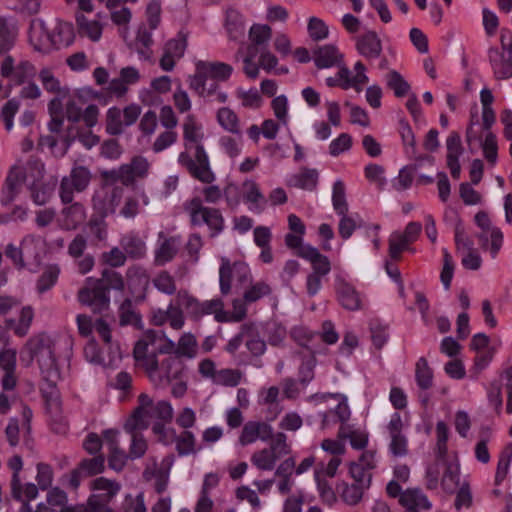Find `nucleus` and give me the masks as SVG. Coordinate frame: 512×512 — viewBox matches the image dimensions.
Instances as JSON below:
<instances>
[{"label": "nucleus", "instance_id": "1", "mask_svg": "<svg viewBox=\"0 0 512 512\" xmlns=\"http://www.w3.org/2000/svg\"><path fill=\"white\" fill-rule=\"evenodd\" d=\"M39 81L43 89L55 95L47 104L49 121L47 122L48 133L41 135L38 146L47 149L54 157L64 156V103L61 80L51 68H42L38 73Z\"/></svg>", "mask_w": 512, "mask_h": 512}, {"label": "nucleus", "instance_id": "2", "mask_svg": "<svg viewBox=\"0 0 512 512\" xmlns=\"http://www.w3.org/2000/svg\"><path fill=\"white\" fill-rule=\"evenodd\" d=\"M182 128L185 150L178 155V163L198 181L214 182L216 176L211 169L208 154L202 143L204 133L201 123L193 114H188L184 118Z\"/></svg>", "mask_w": 512, "mask_h": 512}, {"label": "nucleus", "instance_id": "3", "mask_svg": "<svg viewBox=\"0 0 512 512\" xmlns=\"http://www.w3.org/2000/svg\"><path fill=\"white\" fill-rule=\"evenodd\" d=\"M35 359L46 381L45 387L42 388V393L45 399L46 412L49 416L51 429L55 433L61 434L64 431V415L61 392L57 388V382L61 380V374L54 355L53 341H51Z\"/></svg>", "mask_w": 512, "mask_h": 512}, {"label": "nucleus", "instance_id": "4", "mask_svg": "<svg viewBox=\"0 0 512 512\" xmlns=\"http://www.w3.org/2000/svg\"><path fill=\"white\" fill-rule=\"evenodd\" d=\"M99 115L96 104H89L84 109L74 102L66 104V120L70 122L66 128V148L74 141L80 142L87 150L98 145L100 138L92 132V128L97 125Z\"/></svg>", "mask_w": 512, "mask_h": 512}, {"label": "nucleus", "instance_id": "5", "mask_svg": "<svg viewBox=\"0 0 512 512\" xmlns=\"http://www.w3.org/2000/svg\"><path fill=\"white\" fill-rule=\"evenodd\" d=\"M91 495L87 505L77 504L66 506V512H113L110 503L119 494L121 484L106 477H97L89 484Z\"/></svg>", "mask_w": 512, "mask_h": 512}, {"label": "nucleus", "instance_id": "6", "mask_svg": "<svg viewBox=\"0 0 512 512\" xmlns=\"http://www.w3.org/2000/svg\"><path fill=\"white\" fill-rule=\"evenodd\" d=\"M183 210L188 215L192 226H206L212 238L219 236L225 229L222 212L218 208L205 206L198 196L186 200Z\"/></svg>", "mask_w": 512, "mask_h": 512}, {"label": "nucleus", "instance_id": "7", "mask_svg": "<svg viewBox=\"0 0 512 512\" xmlns=\"http://www.w3.org/2000/svg\"><path fill=\"white\" fill-rule=\"evenodd\" d=\"M176 300L186 310L188 316L195 320L207 315H214V319L219 323H224L226 319L224 302L220 298L199 301L187 291L180 290L177 292Z\"/></svg>", "mask_w": 512, "mask_h": 512}, {"label": "nucleus", "instance_id": "8", "mask_svg": "<svg viewBox=\"0 0 512 512\" xmlns=\"http://www.w3.org/2000/svg\"><path fill=\"white\" fill-rule=\"evenodd\" d=\"M150 169L148 160L143 156H135L129 163L120 165L118 168L101 171L102 179L117 181L122 186H132L137 179L147 177Z\"/></svg>", "mask_w": 512, "mask_h": 512}, {"label": "nucleus", "instance_id": "9", "mask_svg": "<svg viewBox=\"0 0 512 512\" xmlns=\"http://www.w3.org/2000/svg\"><path fill=\"white\" fill-rule=\"evenodd\" d=\"M291 448L287 443V436L278 432L272 437L270 445L266 448L255 451L251 456V463L262 471H271L276 463L286 455L290 454Z\"/></svg>", "mask_w": 512, "mask_h": 512}, {"label": "nucleus", "instance_id": "10", "mask_svg": "<svg viewBox=\"0 0 512 512\" xmlns=\"http://www.w3.org/2000/svg\"><path fill=\"white\" fill-rule=\"evenodd\" d=\"M184 371L185 365L177 356H167L160 362L156 359L146 372L155 386L163 387L182 378Z\"/></svg>", "mask_w": 512, "mask_h": 512}, {"label": "nucleus", "instance_id": "11", "mask_svg": "<svg viewBox=\"0 0 512 512\" xmlns=\"http://www.w3.org/2000/svg\"><path fill=\"white\" fill-rule=\"evenodd\" d=\"M117 183L103 179V184L93 195V207L102 216L114 214L123 198L124 188Z\"/></svg>", "mask_w": 512, "mask_h": 512}, {"label": "nucleus", "instance_id": "12", "mask_svg": "<svg viewBox=\"0 0 512 512\" xmlns=\"http://www.w3.org/2000/svg\"><path fill=\"white\" fill-rule=\"evenodd\" d=\"M251 280V271L249 266L241 261L231 263L229 259L223 257L219 268V286L222 295H228L231 291L232 282L236 281L244 285Z\"/></svg>", "mask_w": 512, "mask_h": 512}, {"label": "nucleus", "instance_id": "13", "mask_svg": "<svg viewBox=\"0 0 512 512\" xmlns=\"http://www.w3.org/2000/svg\"><path fill=\"white\" fill-rule=\"evenodd\" d=\"M353 70L355 75L351 76V71L347 66L338 67L335 76L325 79L326 85L328 87L340 86L344 90L354 88L357 92L362 91L363 85L367 84L369 81L366 74V67L361 61H357L354 64Z\"/></svg>", "mask_w": 512, "mask_h": 512}, {"label": "nucleus", "instance_id": "14", "mask_svg": "<svg viewBox=\"0 0 512 512\" xmlns=\"http://www.w3.org/2000/svg\"><path fill=\"white\" fill-rule=\"evenodd\" d=\"M79 300L98 313L106 311L110 307L108 288H106L103 281L97 279H87V286L79 292Z\"/></svg>", "mask_w": 512, "mask_h": 512}, {"label": "nucleus", "instance_id": "15", "mask_svg": "<svg viewBox=\"0 0 512 512\" xmlns=\"http://www.w3.org/2000/svg\"><path fill=\"white\" fill-rule=\"evenodd\" d=\"M29 39L38 51L49 52L59 49L62 43L61 31L51 32L41 20H33L30 25Z\"/></svg>", "mask_w": 512, "mask_h": 512}, {"label": "nucleus", "instance_id": "16", "mask_svg": "<svg viewBox=\"0 0 512 512\" xmlns=\"http://www.w3.org/2000/svg\"><path fill=\"white\" fill-rule=\"evenodd\" d=\"M475 222L481 229L478 238L483 248H487L490 242L489 250L492 258H495L503 244V233L500 228L492 225L488 214L480 211L475 215Z\"/></svg>", "mask_w": 512, "mask_h": 512}, {"label": "nucleus", "instance_id": "17", "mask_svg": "<svg viewBox=\"0 0 512 512\" xmlns=\"http://www.w3.org/2000/svg\"><path fill=\"white\" fill-rule=\"evenodd\" d=\"M0 74L3 78L9 79L13 85L18 86L32 80L36 75V68L27 60L15 65L14 58L6 55L0 64Z\"/></svg>", "mask_w": 512, "mask_h": 512}, {"label": "nucleus", "instance_id": "18", "mask_svg": "<svg viewBox=\"0 0 512 512\" xmlns=\"http://www.w3.org/2000/svg\"><path fill=\"white\" fill-rule=\"evenodd\" d=\"M188 84L191 90L207 101L223 104L228 100V94L222 90L218 81L193 74L189 76Z\"/></svg>", "mask_w": 512, "mask_h": 512}, {"label": "nucleus", "instance_id": "19", "mask_svg": "<svg viewBox=\"0 0 512 512\" xmlns=\"http://www.w3.org/2000/svg\"><path fill=\"white\" fill-rule=\"evenodd\" d=\"M187 48V35L180 31L175 37L169 39L162 48L159 66L163 71L170 72L176 63L184 56Z\"/></svg>", "mask_w": 512, "mask_h": 512}, {"label": "nucleus", "instance_id": "20", "mask_svg": "<svg viewBox=\"0 0 512 512\" xmlns=\"http://www.w3.org/2000/svg\"><path fill=\"white\" fill-rule=\"evenodd\" d=\"M154 31L155 29L147 27V25L139 24L133 39L128 40L126 35L123 36L127 46L138 54L140 60L149 61L153 56Z\"/></svg>", "mask_w": 512, "mask_h": 512}, {"label": "nucleus", "instance_id": "21", "mask_svg": "<svg viewBox=\"0 0 512 512\" xmlns=\"http://www.w3.org/2000/svg\"><path fill=\"white\" fill-rule=\"evenodd\" d=\"M138 403V406L124 424V428L128 433L147 429L153 419L149 410V407L152 405V398L142 393L138 397Z\"/></svg>", "mask_w": 512, "mask_h": 512}, {"label": "nucleus", "instance_id": "22", "mask_svg": "<svg viewBox=\"0 0 512 512\" xmlns=\"http://www.w3.org/2000/svg\"><path fill=\"white\" fill-rule=\"evenodd\" d=\"M461 484L460 461L454 453L450 461L440 463L439 486L447 493H454Z\"/></svg>", "mask_w": 512, "mask_h": 512}, {"label": "nucleus", "instance_id": "23", "mask_svg": "<svg viewBox=\"0 0 512 512\" xmlns=\"http://www.w3.org/2000/svg\"><path fill=\"white\" fill-rule=\"evenodd\" d=\"M151 463L144 470L146 480H154V489L158 494H162L168 486L170 468L173 465V458L166 457L162 460L161 466H158L155 459H150Z\"/></svg>", "mask_w": 512, "mask_h": 512}, {"label": "nucleus", "instance_id": "24", "mask_svg": "<svg viewBox=\"0 0 512 512\" xmlns=\"http://www.w3.org/2000/svg\"><path fill=\"white\" fill-rule=\"evenodd\" d=\"M312 60L318 69L346 66L344 64V54L335 44L317 46L313 50Z\"/></svg>", "mask_w": 512, "mask_h": 512}, {"label": "nucleus", "instance_id": "25", "mask_svg": "<svg viewBox=\"0 0 512 512\" xmlns=\"http://www.w3.org/2000/svg\"><path fill=\"white\" fill-rule=\"evenodd\" d=\"M387 430L391 438L390 452L397 457L406 456L408 453V440L402 433L403 421L399 413L395 412L391 415Z\"/></svg>", "mask_w": 512, "mask_h": 512}, {"label": "nucleus", "instance_id": "26", "mask_svg": "<svg viewBox=\"0 0 512 512\" xmlns=\"http://www.w3.org/2000/svg\"><path fill=\"white\" fill-rule=\"evenodd\" d=\"M488 59L496 79L512 78V52L500 51L499 48L491 47L488 50Z\"/></svg>", "mask_w": 512, "mask_h": 512}, {"label": "nucleus", "instance_id": "27", "mask_svg": "<svg viewBox=\"0 0 512 512\" xmlns=\"http://www.w3.org/2000/svg\"><path fill=\"white\" fill-rule=\"evenodd\" d=\"M335 290L339 303L344 309L356 311L362 307V298L355 287L342 278H336Z\"/></svg>", "mask_w": 512, "mask_h": 512}, {"label": "nucleus", "instance_id": "28", "mask_svg": "<svg viewBox=\"0 0 512 512\" xmlns=\"http://www.w3.org/2000/svg\"><path fill=\"white\" fill-rule=\"evenodd\" d=\"M273 436V429L267 423L249 421L243 426L239 442L242 446H246L255 443L257 440L267 441Z\"/></svg>", "mask_w": 512, "mask_h": 512}, {"label": "nucleus", "instance_id": "29", "mask_svg": "<svg viewBox=\"0 0 512 512\" xmlns=\"http://www.w3.org/2000/svg\"><path fill=\"white\" fill-rule=\"evenodd\" d=\"M34 315V309L32 306H23L17 318L5 319L3 326L5 333L7 334V331L10 330L17 337L23 338L27 336L34 319Z\"/></svg>", "mask_w": 512, "mask_h": 512}, {"label": "nucleus", "instance_id": "30", "mask_svg": "<svg viewBox=\"0 0 512 512\" xmlns=\"http://www.w3.org/2000/svg\"><path fill=\"white\" fill-rule=\"evenodd\" d=\"M232 72L233 68L229 64L200 60L195 64L194 74L220 82L228 80L232 75Z\"/></svg>", "mask_w": 512, "mask_h": 512}, {"label": "nucleus", "instance_id": "31", "mask_svg": "<svg viewBox=\"0 0 512 512\" xmlns=\"http://www.w3.org/2000/svg\"><path fill=\"white\" fill-rule=\"evenodd\" d=\"M435 454L437 461L426 469L425 483L429 490L439 487L440 463L450 461L453 456L448 455L447 442H436Z\"/></svg>", "mask_w": 512, "mask_h": 512}, {"label": "nucleus", "instance_id": "32", "mask_svg": "<svg viewBox=\"0 0 512 512\" xmlns=\"http://www.w3.org/2000/svg\"><path fill=\"white\" fill-rule=\"evenodd\" d=\"M299 257L311 263V273L326 277L331 271V263L328 257L321 254L320 251L312 245L303 247L299 253Z\"/></svg>", "mask_w": 512, "mask_h": 512}, {"label": "nucleus", "instance_id": "33", "mask_svg": "<svg viewBox=\"0 0 512 512\" xmlns=\"http://www.w3.org/2000/svg\"><path fill=\"white\" fill-rule=\"evenodd\" d=\"M356 49L367 59H376L382 53V43L377 33L367 31L356 39Z\"/></svg>", "mask_w": 512, "mask_h": 512}, {"label": "nucleus", "instance_id": "34", "mask_svg": "<svg viewBox=\"0 0 512 512\" xmlns=\"http://www.w3.org/2000/svg\"><path fill=\"white\" fill-rule=\"evenodd\" d=\"M319 173L314 168L303 167L286 178V185L298 189L312 191L317 187Z\"/></svg>", "mask_w": 512, "mask_h": 512}, {"label": "nucleus", "instance_id": "35", "mask_svg": "<svg viewBox=\"0 0 512 512\" xmlns=\"http://www.w3.org/2000/svg\"><path fill=\"white\" fill-rule=\"evenodd\" d=\"M243 186V199L247 204L249 211L260 214L266 205V198L261 192L258 184L254 180H246Z\"/></svg>", "mask_w": 512, "mask_h": 512}, {"label": "nucleus", "instance_id": "36", "mask_svg": "<svg viewBox=\"0 0 512 512\" xmlns=\"http://www.w3.org/2000/svg\"><path fill=\"white\" fill-rule=\"evenodd\" d=\"M399 501L406 508V512H419L420 509L429 510L432 507L427 496L418 488L402 492Z\"/></svg>", "mask_w": 512, "mask_h": 512}, {"label": "nucleus", "instance_id": "37", "mask_svg": "<svg viewBox=\"0 0 512 512\" xmlns=\"http://www.w3.org/2000/svg\"><path fill=\"white\" fill-rule=\"evenodd\" d=\"M367 489L361 487L356 483H349L347 481H340L336 485V492L343 503L348 506L358 505L364 496Z\"/></svg>", "mask_w": 512, "mask_h": 512}, {"label": "nucleus", "instance_id": "38", "mask_svg": "<svg viewBox=\"0 0 512 512\" xmlns=\"http://www.w3.org/2000/svg\"><path fill=\"white\" fill-rule=\"evenodd\" d=\"M224 27L230 40H240L245 34L243 15L236 9H228L225 14Z\"/></svg>", "mask_w": 512, "mask_h": 512}, {"label": "nucleus", "instance_id": "39", "mask_svg": "<svg viewBox=\"0 0 512 512\" xmlns=\"http://www.w3.org/2000/svg\"><path fill=\"white\" fill-rule=\"evenodd\" d=\"M120 245L127 257L132 259H141L147 253L145 241L135 232L125 234L120 240Z\"/></svg>", "mask_w": 512, "mask_h": 512}, {"label": "nucleus", "instance_id": "40", "mask_svg": "<svg viewBox=\"0 0 512 512\" xmlns=\"http://www.w3.org/2000/svg\"><path fill=\"white\" fill-rule=\"evenodd\" d=\"M93 329L111 351L112 362H118L121 360V350L118 343L112 340L110 324L103 318H97L93 322Z\"/></svg>", "mask_w": 512, "mask_h": 512}, {"label": "nucleus", "instance_id": "41", "mask_svg": "<svg viewBox=\"0 0 512 512\" xmlns=\"http://www.w3.org/2000/svg\"><path fill=\"white\" fill-rule=\"evenodd\" d=\"M216 120L219 126L226 132L238 137L242 135L240 119L231 108H219L216 113Z\"/></svg>", "mask_w": 512, "mask_h": 512}, {"label": "nucleus", "instance_id": "42", "mask_svg": "<svg viewBox=\"0 0 512 512\" xmlns=\"http://www.w3.org/2000/svg\"><path fill=\"white\" fill-rule=\"evenodd\" d=\"M167 347L169 350H174L177 356L193 359L197 355L198 344L193 334L185 333L180 337L177 345L172 340H168Z\"/></svg>", "mask_w": 512, "mask_h": 512}, {"label": "nucleus", "instance_id": "43", "mask_svg": "<svg viewBox=\"0 0 512 512\" xmlns=\"http://www.w3.org/2000/svg\"><path fill=\"white\" fill-rule=\"evenodd\" d=\"M56 186V180L48 182L40 181L29 182L28 187L31 193V199L36 205H45L52 197Z\"/></svg>", "mask_w": 512, "mask_h": 512}, {"label": "nucleus", "instance_id": "44", "mask_svg": "<svg viewBox=\"0 0 512 512\" xmlns=\"http://www.w3.org/2000/svg\"><path fill=\"white\" fill-rule=\"evenodd\" d=\"M338 438L341 440H349L352 448L357 450L364 449L368 443L367 433L351 425H341L338 430Z\"/></svg>", "mask_w": 512, "mask_h": 512}, {"label": "nucleus", "instance_id": "45", "mask_svg": "<svg viewBox=\"0 0 512 512\" xmlns=\"http://www.w3.org/2000/svg\"><path fill=\"white\" fill-rule=\"evenodd\" d=\"M175 450L180 457L196 454L200 448L197 447V441L194 433L184 430L177 434L175 439Z\"/></svg>", "mask_w": 512, "mask_h": 512}, {"label": "nucleus", "instance_id": "46", "mask_svg": "<svg viewBox=\"0 0 512 512\" xmlns=\"http://www.w3.org/2000/svg\"><path fill=\"white\" fill-rule=\"evenodd\" d=\"M17 29L8 18L0 17V54L7 53L15 45Z\"/></svg>", "mask_w": 512, "mask_h": 512}, {"label": "nucleus", "instance_id": "47", "mask_svg": "<svg viewBox=\"0 0 512 512\" xmlns=\"http://www.w3.org/2000/svg\"><path fill=\"white\" fill-rule=\"evenodd\" d=\"M119 324L121 326H135L141 327L142 319L140 314L136 311L131 299L126 298L118 308Z\"/></svg>", "mask_w": 512, "mask_h": 512}, {"label": "nucleus", "instance_id": "48", "mask_svg": "<svg viewBox=\"0 0 512 512\" xmlns=\"http://www.w3.org/2000/svg\"><path fill=\"white\" fill-rule=\"evenodd\" d=\"M178 250V241L174 237L165 239L154 252V262L157 266L170 262Z\"/></svg>", "mask_w": 512, "mask_h": 512}, {"label": "nucleus", "instance_id": "49", "mask_svg": "<svg viewBox=\"0 0 512 512\" xmlns=\"http://www.w3.org/2000/svg\"><path fill=\"white\" fill-rule=\"evenodd\" d=\"M76 22L82 35L88 37L93 42L100 40L103 26L99 21L88 20L84 15H77Z\"/></svg>", "mask_w": 512, "mask_h": 512}, {"label": "nucleus", "instance_id": "50", "mask_svg": "<svg viewBox=\"0 0 512 512\" xmlns=\"http://www.w3.org/2000/svg\"><path fill=\"white\" fill-rule=\"evenodd\" d=\"M292 339L300 346L308 349L309 352L317 353V349L315 347V342L318 338V335L313 333L307 327L304 326H296L291 332Z\"/></svg>", "mask_w": 512, "mask_h": 512}, {"label": "nucleus", "instance_id": "51", "mask_svg": "<svg viewBox=\"0 0 512 512\" xmlns=\"http://www.w3.org/2000/svg\"><path fill=\"white\" fill-rule=\"evenodd\" d=\"M415 379L418 387L422 390H428L433 385V371L424 357L419 358L416 362Z\"/></svg>", "mask_w": 512, "mask_h": 512}, {"label": "nucleus", "instance_id": "52", "mask_svg": "<svg viewBox=\"0 0 512 512\" xmlns=\"http://www.w3.org/2000/svg\"><path fill=\"white\" fill-rule=\"evenodd\" d=\"M52 341V339L45 333L37 334L26 342L23 353L28 354V361L32 362L42 350Z\"/></svg>", "mask_w": 512, "mask_h": 512}, {"label": "nucleus", "instance_id": "53", "mask_svg": "<svg viewBox=\"0 0 512 512\" xmlns=\"http://www.w3.org/2000/svg\"><path fill=\"white\" fill-rule=\"evenodd\" d=\"M9 468L13 471L11 479V495L14 499L22 498V483L19 477V473L22 469L23 462L19 455L11 457L8 461Z\"/></svg>", "mask_w": 512, "mask_h": 512}, {"label": "nucleus", "instance_id": "54", "mask_svg": "<svg viewBox=\"0 0 512 512\" xmlns=\"http://www.w3.org/2000/svg\"><path fill=\"white\" fill-rule=\"evenodd\" d=\"M332 205L337 215L348 213L346 188L344 182L341 179H337L333 184Z\"/></svg>", "mask_w": 512, "mask_h": 512}, {"label": "nucleus", "instance_id": "55", "mask_svg": "<svg viewBox=\"0 0 512 512\" xmlns=\"http://www.w3.org/2000/svg\"><path fill=\"white\" fill-rule=\"evenodd\" d=\"M314 478L321 501L330 507L333 506L337 501L336 489L334 490L329 482L321 477L320 472H314Z\"/></svg>", "mask_w": 512, "mask_h": 512}, {"label": "nucleus", "instance_id": "56", "mask_svg": "<svg viewBox=\"0 0 512 512\" xmlns=\"http://www.w3.org/2000/svg\"><path fill=\"white\" fill-rule=\"evenodd\" d=\"M126 278L131 293H134L138 288H146L149 283V276L146 270L140 266H132L128 268L126 271Z\"/></svg>", "mask_w": 512, "mask_h": 512}, {"label": "nucleus", "instance_id": "57", "mask_svg": "<svg viewBox=\"0 0 512 512\" xmlns=\"http://www.w3.org/2000/svg\"><path fill=\"white\" fill-rule=\"evenodd\" d=\"M245 346L249 353L254 357L263 355L266 351V342L254 332L251 326L245 325Z\"/></svg>", "mask_w": 512, "mask_h": 512}, {"label": "nucleus", "instance_id": "58", "mask_svg": "<svg viewBox=\"0 0 512 512\" xmlns=\"http://www.w3.org/2000/svg\"><path fill=\"white\" fill-rule=\"evenodd\" d=\"M91 181V173L84 166H75L70 173V186L73 190L81 192L85 190Z\"/></svg>", "mask_w": 512, "mask_h": 512}, {"label": "nucleus", "instance_id": "59", "mask_svg": "<svg viewBox=\"0 0 512 512\" xmlns=\"http://www.w3.org/2000/svg\"><path fill=\"white\" fill-rule=\"evenodd\" d=\"M122 111L117 107H110L106 113V133L115 136L123 132Z\"/></svg>", "mask_w": 512, "mask_h": 512}, {"label": "nucleus", "instance_id": "60", "mask_svg": "<svg viewBox=\"0 0 512 512\" xmlns=\"http://www.w3.org/2000/svg\"><path fill=\"white\" fill-rule=\"evenodd\" d=\"M219 147L223 153H225L230 158H236L238 157L242 152V135L240 137L238 136H231V135H224L219 138Z\"/></svg>", "mask_w": 512, "mask_h": 512}, {"label": "nucleus", "instance_id": "61", "mask_svg": "<svg viewBox=\"0 0 512 512\" xmlns=\"http://www.w3.org/2000/svg\"><path fill=\"white\" fill-rule=\"evenodd\" d=\"M149 345L146 344L145 341L139 339L134 347L133 355L135 360L139 365H141L145 371H147L154 362L156 361V356L154 353H149Z\"/></svg>", "mask_w": 512, "mask_h": 512}, {"label": "nucleus", "instance_id": "62", "mask_svg": "<svg viewBox=\"0 0 512 512\" xmlns=\"http://www.w3.org/2000/svg\"><path fill=\"white\" fill-rule=\"evenodd\" d=\"M242 377L243 374L238 369L223 368L218 371L213 384L225 387H236L241 382Z\"/></svg>", "mask_w": 512, "mask_h": 512}, {"label": "nucleus", "instance_id": "63", "mask_svg": "<svg viewBox=\"0 0 512 512\" xmlns=\"http://www.w3.org/2000/svg\"><path fill=\"white\" fill-rule=\"evenodd\" d=\"M25 268L37 265L40 262L37 243L33 239L25 238L20 244Z\"/></svg>", "mask_w": 512, "mask_h": 512}, {"label": "nucleus", "instance_id": "64", "mask_svg": "<svg viewBox=\"0 0 512 512\" xmlns=\"http://www.w3.org/2000/svg\"><path fill=\"white\" fill-rule=\"evenodd\" d=\"M60 271L61 270L58 266L47 267L37 280V291L42 294L48 291L51 287H53L54 284L57 282V279L60 275Z\"/></svg>", "mask_w": 512, "mask_h": 512}]
</instances>
